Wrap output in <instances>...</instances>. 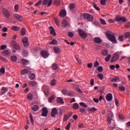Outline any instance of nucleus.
Instances as JSON below:
<instances>
[{
    "label": "nucleus",
    "instance_id": "1",
    "mask_svg": "<svg viewBox=\"0 0 130 130\" xmlns=\"http://www.w3.org/2000/svg\"><path fill=\"white\" fill-rule=\"evenodd\" d=\"M106 35L107 38L109 40V41H111V42H113V43H116L117 42V41H116V38H115V35L112 32L108 31L106 32Z\"/></svg>",
    "mask_w": 130,
    "mask_h": 130
},
{
    "label": "nucleus",
    "instance_id": "2",
    "mask_svg": "<svg viewBox=\"0 0 130 130\" xmlns=\"http://www.w3.org/2000/svg\"><path fill=\"white\" fill-rule=\"evenodd\" d=\"M113 118V113L111 112H109L108 113V121L110 124L109 126L111 127V128H114V124L112 126L111 125V120H112V118Z\"/></svg>",
    "mask_w": 130,
    "mask_h": 130
},
{
    "label": "nucleus",
    "instance_id": "3",
    "mask_svg": "<svg viewBox=\"0 0 130 130\" xmlns=\"http://www.w3.org/2000/svg\"><path fill=\"white\" fill-rule=\"evenodd\" d=\"M78 33L82 39H85L87 38V32L84 31L82 29H78Z\"/></svg>",
    "mask_w": 130,
    "mask_h": 130
},
{
    "label": "nucleus",
    "instance_id": "4",
    "mask_svg": "<svg viewBox=\"0 0 130 130\" xmlns=\"http://www.w3.org/2000/svg\"><path fill=\"white\" fill-rule=\"evenodd\" d=\"M84 17L85 19H86L87 21H93L94 17L93 16L88 14V13H85L84 14Z\"/></svg>",
    "mask_w": 130,
    "mask_h": 130
},
{
    "label": "nucleus",
    "instance_id": "5",
    "mask_svg": "<svg viewBox=\"0 0 130 130\" xmlns=\"http://www.w3.org/2000/svg\"><path fill=\"white\" fill-rule=\"evenodd\" d=\"M84 17L85 19H86L87 21H93L94 17L93 16L88 14V13H85L84 14Z\"/></svg>",
    "mask_w": 130,
    "mask_h": 130
},
{
    "label": "nucleus",
    "instance_id": "6",
    "mask_svg": "<svg viewBox=\"0 0 130 130\" xmlns=\"http://www.w3.org/2000/svg\"><path fill=\"white\" fill-rule=\"evenodd\" d=\"M52 2L53 0H43L42 4L43 6H46V5H47V7H50L51 4H52Z\"/></svg>",
    "mask_w": 130,
    "mask_h": 130
},
{
    "label": "nucleus",
    "instance_id": "7",
    "mask_svg": "<svg viewBox=\"0 0 130 130\" xmlns=\"http://www.w3.org/2000/svg\"><path fill=\"white\" fill-rule=\"evenodd\" d=\"M42 116L46 117V116H47V114H48V110L47 109V108L44 107L42 109Z\"/></svg>",
    "mask_w": 130,
    "mask_h": 130
},
{
    "label": "nucleus",
    "instance_id": "8",
    "mask_svg": "<svg viewBox=\"0 0 130 130\" xmlns=\"http://www.w3.org/2000/svg\"><path fill=\"white\" fill-rule=\"evenodd\" d=\"M57 114H58V110H57L56 108H53L51 111L52 117H55Z\"/></svg>",
    "mask_w": 130,
    "mask_h": 130
},
{
    "label": "nucleus",
    "instance_id": "9",
    "mask_svg": "<svg viewBox=\"0 0 130 130\" xmlns=\"http://www.w3.org/2000/svg\"><path fill=\"white\" fill-rule=\"evenodd\" d=\"M14 17L16 20L19 21V22H23L24 21V18L23 17L19 14H15Z\"/></svg>",
    "mask_w": 130,
    "mask_h": 130
},
{
    "label": "nucleus",
    "instance_id": "10",
    "mask_svg": "<svg viewBox=\"0 0 130 130\" xmlns=\"http://www.w3.org/2000/svg\"><path fill=\"white\" fill-rule=\"evenodd\" d=\"M118 58H119V54L117 53H115L111 60V62H114V61H116V60H118Z\"/></svg>",
    "mask_w": 130,
    "mask_h": 130
},
{
    "label": "nucleus",
    "instance_id": "11",
    "mask_svg": "<svg viewBox=\"0 0 130 130\" xmlns=\"http://www.w3.org/2000/svg\"><path fill=\"white\" fill-rule=\"evenodd\" d=\"M3 13L5 18H9V17L10 16V12H9V10H7L6 9H3Z\"/></svg>",
    "mask_w": 130,
    "mask_h": 130
},
{
    "label": "nucleus",
    "instance_id": "12",
    "mask_svg": "<svg viewBox=\"0 0 130 130\" xmlns=\"http://www.w3.org/2000/svg\"><path fill=\"white\" fill-rule=\"evenodd\" d=\"M28 41V38L27 37H24L22 39V42L23 43V45H24L25 46H28V45H29V42Z\"/></svg>",
    "mask_w": 130,
    "mask_h": 130
},
{
    "label": "nucleus",
    "instance_id": "13",
    "mask_svg": "<svg viewBox=\"0 0 130 130\" xmlns=\"http://www.w3.org/2000/svg\"><path fill=\"white\" fill-rule=\"evenodd\" d=\"M41 54L44 58H47V57H48V56H49L48 52H46V51L45 50L42 51L41 52Z\"/></svg>",
    "mask_w": 130,
    "mask_h": 130
},
{
    "label": "nucleus",
    "instance_id": "14",
    "mask_svg": "<svg viewBox=\"0 0 130 130\" xmlns=\"http://www.w3.org/2000/svg\"><path fill=\"white\" fill-rule=\"evenodd\" d=\"M49 29L50 34H52V35H53V36H56V32H55V30H54V28L53 27V26H50Z\"/></svg>",
    "mask_w": 130,
    "mask_h": 130
},
{
    "label": "nucleus",
    "instance_id": "15",
    "mask_svg": "<svg viewBox=\"0 0 130 130\" xmlns=\"http://www.w3.org/2000/svg\"><path fill=\"white\" fill-rule=\"evenodd\" d=\"M67 16V11L65 10H62L59 12V16L63 17H66Z\"/></svg>",
    "mask_w": 130,
    "mask_h": 130
},
{
    "label": "nucleus",
    "instance_id": "16",
    "mask_svg": "<svg viewBox=\"0 0 130 130\" xmlns=\"http://www.w3.org/2000/svg\"><path fill=\"white\" fill-rule=\"evenodd\" d=\"M112 94L111 93H108L107 94V96H106V100L107 101H111V100H112Z\"/></svg>",
    "mask_w": 130,
    "mask_h": 130
},
{
    "label": "nucleus",
    "instance_id": "17",
    "mask_svg": "<svg viewBox=\"0 0 130 130\" xmlns=\"http://www.w3.org/2000/svg\"><path fill=\"white\" fill-rule=\"evenodd\" d=\"M56 102L57 103H59L60 104H63L64 103L62 98L59 97L57 98Z\"/></svg>",
    "mask_w": 130,
    "mask_h": 130
},
{
    "label": "nucleus",
    "instance_id": "18",
    "mask_svg": "<svg viewBox=\"0 0 130 130\" xmlns=\"http://www.w3.org/2000/svg\"><path fill=\"white\" fill-rule=\"evenodd\" d=\"M61 24H62V27H63L64 28L67 27L68 25H69V23L68 22V21H67V20H63L62 21Z\"/></svg>",
    "mask_w": 130,
    "mask_h": 130
},
{
    "label": "nucleus",
    "instance_id": "19",
    "mask_svg": "<svg viewBox=\"0 0 130 130\" xmlns=\"http://www.w3.org/2000/svg\"><path fill=\"white\" fill-rule=\"evenodd\" d=\"M8 92V88L6 87H2L1 91V95H4V94H6Z\"/></svg>",
    "mask_w": 130,
    "mask_h": 130
},
{
    "label": "nucleus",
    "instance_id": "20",
    "mask_svg": "<svg viewBox=\"0 0 130 130\" xmlns=\"http://www.w3.org/2000/svg\"><path fill=\"white\" fill-rule=\"evenodd\" d=\"M28 78L30 80H34L35 79V74L34 73H29L28 75Z\"/></svg>",
    "mask_w": 130,
    "mask_h": 130
},
{
    "label": "nucleus",
    "instance_id": "21",
    "mask_svg": "<svg viewBox=\"0 0 130 130\" xmlns=\"http://www.w3.org/2000/svg\"><path fill=\"white\" fill-rule=\"evenodd\" d=\"M11 29L13 31H20V27L17 26H12Z\"/></svg>",
    "mask_w": 130,
    "mask_h": 130
},
{
    "label": "nucleus",
    "instance_id": "22",
    "mask_svg": "<svg viewBox=\"0 0 130 130\" xmlns=\"http://www.w3.org/2000/svg\"><path fill=\"white\" fill-rule=\"evenodd\" d=\"M28 84L29 85H30V86H31L32 87H35L37 86V82L35 81H29L28 82Z\"/></svg>",
    "mask_w": 130,
    "mask_h": 130
},
{
    "label": "nucleus",
    "instance_id": "23",
    "mask_svg": "<svg viewBox=\"0 0 130 130\" xmlns=\"http://www.w3.org/2000/svg\"><path fill=\"white\" fill-rule=\"evenodd\" d=\"M94 41L95 43H101V42H102V40L98 37H96L94 39Z\"/></svg>",
    "mask_w": 130,
    "mask_h": 130
},
{
    "label": "nucleus",
    "instance_id": "24",
    "mask_svg": "<svg viewBox=\"0 0 130 130\" xmlns=\"http://www.w3.org/2000/svg\"><path fill=\"white\" fill-rule=\"evenodd\" d=\"M119 78H118V77H116L111 79V82H113V83H115L118 81L119 82Z\"/></svg>",
    "mask_w": 130,
    "mask_h": 130
},
{
    "label": "nucleus",
    "instance_id": "25",
    "mask_svg": "<svg viewBox=\"0 0 130 130\" xmlns=\"http://www.w3.org/2000/svg\"><path fill=\"white\" fill-rule=\"evenodd\" d=\"M29 73V70L27 69H24L21 71L22 75H27Z\"/></svg>",
    "mask_w": 130,
    "mask_h": 130
},
{
    "label": "nucleus",
    "instance_id": "26",
    "mask_svg": "<svg viewBox=\"0 0 130 130\" xmlns=\"http://www.w3.org/2000/svg\"><path fill=\"white\" fill-rule=\"evenodd\" d=\"M88 112H94L95 111H97L98 109H96L95 107H92L88 110Z\"/></svg>",
    "mask_w": 130,
    "mask_h": 130
},
{
    "label": "nucleus",
    "instance_id": "27",
    "mask_svg": "<svg viewBox=\"0 0 130 130\" xmlns=\"http://www.w3.org/2000/svg\"><path fill=\"white\" fill-rule=\"evenodd\" d=\"M28 100H33V94L32 93H28L27 95Z\"/></svg>",
    "mask_w": 130,
    "mask_h": 130
},
{
    "label": "nucleus",
    "instance_id": "28",
    "mask_svg": "<svg viewBox=\"0 0 130 130\" xmlns=\"http://www.w3.org/2000/svg\"><path fill=\"white\" fill-rule=\"evenodd\" d=\"M21 61L23 63V64H25L26 66L29 63V61L28 60L25 59H22Z\"/></svg>",
    "mask_w": 130,
    "mask_h": 130
},
{
    "label": "nucleus",
    "instance_id": "29",
    "mask_svg": "<svg viewBox=\"0 0 130 130\" xmlns=\"http://www.w3.org/2000/svg\"><path fill=\"white\" fill-rule=\"evenodd\" d=\"M102 54L104 56H106V55H107L108 54V51L106 50H103L102 51Z\"/></svg>",
    "mask_w": 130,
    "mask_h": 130
},
{
    "label": "nucleus",
    "instance_id": "30",
    "mask_svg": "<svg viewBox=\"0 0 130 130\" xmlns=\"http://www.w3.org/2000/svg\"><path fill=\"white\" fill-rule=\"evenodd\" d=\"M20 33L22 36H25V35L26 34V29H25V28L21 29Z\"/></svg>",
    "mask_w": 130,
    "mask_h": 130
},
{
    "label": "nucleus",
    "instance_id": "31",
    "mask_svg": "<svg viewBox=\"0 0 130 130\" xmlns=\"http://www.w3.org/2000/svg\"><path fill=\"white\" fill-rule=\"evenodd\" d=\"M39 109V107L37 105H35L32 108V110H33V111H38Z\"/></svg>",
    "mask_w": 130,
    "mask_h": 130
},
{
    "label": "nucleus",
    "instance_id": "32",
    "mask_svg": "<svg viewBox=\"0 0 130 130\" xmlns=\"http://www.w3.org/2000/svg\"><path fill=\"white\" fill-rule=\"evenodd\" d=\"M79 106L78 103H75L73 104V109H75V110L79 109Z\"/></svg>",
    "mask_w": 130,
    "mask_h": 130
},
{
    "label": "nucleus",
    "instance_id": "33",
    "mask_svg": "<svg viewBox=\"0 0 130 130\" xmlns=\"http://www.w3.org/2000/svg\"><path fill=\"white\" fill-rule=\"evenodd\" d=\"M53 48H54V51L55 53H56L57 54L59 53V51H60L59 48L57 47H54Z\"/></svg>",
    "mask_w": 130,
    "mask_h": 130
},
{
    "label": "nucleus",
    "instance_id": "34",
    "mask_svg": "<svg viewBox=\"0 0 130 130\" xmlns=\"http://www.w3.org/2000/svg\"><path fill=\"white\" fill-rule=\"evenodd\" d=\"M75 8H76V5H75V4L72 3L69 5V8L70 9V10H74Z\"/></svg>",
    "mask_w": 130,
    "mask_h": 130
},
{
    "label": "nucleus",
    "instance_id": "35",
    "mask_svg": "<svg viewBox=\"0 0 130 130\" xmlns=\"http://www.w3.org/2000/svg\"><path fill=\"white\" fill-rule=\"evenodd\" d=\"M110 58H111V55L110 54L108 55V56H107L105 58V61H106V62H108V61H109V60H110Z\"/></svg>",
    "mask_w": 130,
    "mask_h": 130
},
{
    "label": "nucleus",
    "instance_id": "36",
    "mask_svg": "<svg viewBox=\"0 0 130 130\" xmlns=\"http://www.w3.org/2000/svg\"><path fill=\"white\" fill-rule=\"evenodd\" d=\"M17 59H18L17 56H13L11 57V61H13L14 62H16V61H17Z\"/></svg>",
    "mask_w": 130,
    "mask_h": 130
},
{
    "label": "nucleus",
    "instance_id": "37",
    "mask_svg": "<svg viewBox=\"0 0 130 130\" xmlns=\"http://www.w3.org/2000/svg\"><path fill=\"white\" fill-rule=\"evenodd\" d=\"M57 43V41H56V40H53L49 43V44H50V45H54Z\"/></svg>",
    "mask_w": 130,
    "mask_h": 130
},
{
    "label": "nucleus",
    "instance_id": "38",
    "mask_svg": "<svg viewBox=\"0 0 130 130\" xmlns=\"http://www.w3.org/2000/svg\"><path fill=\"white\" fill-rule=\"evenodd\" d=\"M29 117L30 119L31 123L32 125L34 124V119H33V116H32V114L29 113Z\"/></svg>",
    "mask_w": 130,
    "mask_h": 130
},
{
    "label": "nucleus",
    "instance_id": "39",
    "mask_svg": "<svg viewBox=\"0 0 130 130\" xmlns=\"http://www.w3.org/2000/svg\"><path fill=\"white\" fill-rule=\"evenodd\" d=\"M22 55L24 57H26L28 55V50H24L23 51V52L22 53Z\"/></svg>",
    "mask_w": 130,
    "mask_h": 130
},
{
    "label": "nucleus",
    "instance_id": "40",
    "mask_svg": "<svg viewBox=\"0 0 130 130\" xmlns=\"http://www.w3.org/2000/svg\"><path fill=\"white\" fill-rule=\"evenodd\" d=\"M100 21L102 25H106V21H105V20L101 18L100 19Z\"/></svg>",
    "mask_w": 130,
    "mask_h": 130
},
{
    "label": "nucleus",
    "instance_id": "41",
    "mask_svg": "<svg viewBox=\"0 0 130 130\" xmlns=\"http://www.w3.org/2000/svg\"><path fill=\"white\" fill-rule=\"evenodd\" d=\"M68 36L70 38H73L74 37V32H73L72 31H69L68 32Z\"/></svg>",
    "mask_w": 130,
    "mask_h": 130
},
{
    "label": "nucleus",
    "instance_id": "42",
    "mask_svg": "<svg viewBox=\"0 0 130 130\" xmlns=\"http://www.w3.org/2000/svg\"><path fill=\"white\" fill-rule=\"evenodd\" d=\"M115 20L117 21V22H120V21H121V17L120 16H117Z\"/></svg>",
    "mask_w": 130,
    "mask_h": 130
},
{
    "label": "nucleus",
    "instance_id": "43",
    "mask_svg": "<svg viewBox=\"0 0 130 130\" xmlns=\"http://www.w3.org/2000/svg\"><path fill=\"white\" fill-rule=\"evenodd\" d=\"M129 36H130V32L129 31H127V32L125 33L124 37L125 38H129Z\"/></svg>",
    "mask_w": 130,
    "mask_h": 130
},
{
    "label": "nucleus",
    "instance_id": "44",
    "mask_svg": "<svg viewBox=\"0 0 130 130\" xmlns=\"http://www.w3.org/2000/svg\"><path fill=\"white\" fill-rule=\"evenodd\" d=\"M118 40L119 41H123V40H124V37L122 35L119 36Z\"/></svg>",
    "mask_w": 130,
    "mask_h": 130
},
{
    "label": "nucleus",
    "instance_id": "45",
    "mask_svg": "<svg viewBox=\"0 0 130 130\" xmlns=\"http://www.w3.org/2000/svg\"><path fill=\"white\" fill-rule=\"evenodd\" d=\"M19 10V5L17 4L14 6V12H18Z\"/></svg>",
    "mask_w": 130,
    "mask_h": 130
},
{
    "label": "nucleus",
    "instance_id": "46",
    "mask_svg": "<svg viewBox=\"0 0 130 130\" xmlns=\"http://www.w3.org/2000/svg\"><path fill=\"white\" fill-rule=\"evenodd\" d=\"M3 53H4L5 55H9V54H11V51L5 50L3 52Z\"/></svg>",
    "mask_w": 130,
    "mask_h": 130
},
{
    "label": "nucleus",
    "instance_id": "47",
    "mask_svg": "<svg viewBox=\"0 0 130 130\" xmlns=\"http://www.w3.org/2000/svg\"><path fill=\"white\" fill-rule=\"evenodd\" d=\"M98 77L100 80H103V78H104V76H103V74L100 73L98 75Z\"/></svg>",
    "mask_w": 130,
    "mask_h": 130
},
{
    "label": "nucleus",
    "instance_id": "48",
    "mask_svg": "<svg viewBox=\"0 0 130 130\" xmlns=\"http://www.w3.org/2000/svg\"><path fill=\"white\" fill-rule=\"evenodd\" d=\"M54 3L55 5H56V6H59V5L60 4V1L55 0Z\"/></svg>",
    "mask_w": 130,
    "mask_h": 130
},
{
    "label": "nucleus",
    "instance_id": "49",
    "mask_svg": "<svg viewBox=\"0 0 130 130\" xmlns=\"http://www.w3.org/2000/svg\"><path fill=\"white\" fill-rule=\"evenodd\" d=\"M56 84V81L55 79H53L51 81V86H54Z\"/></svg>",
    "mask_w": 130,
    "mask_h": 130
},
{
    "label": "nucleus",
    "instance_id": "50",
    "mask_svg": "<svg viewBox=\"0 0 130 130\" xmlns=\"http://www.w3.org/2000/svg\"><path fill=\"white\" fill-rule=\"evenodd\" d=\"M71 122L68 123V124H67V125L66 127V129H67V130L70 129H71Z\"/></svg>",
    "mask_w": 130,
    "mask_h": 130
},
{
    "label": "nucleus",
    "instance_id": "51",
    "mask_svg": "<svg viewBox=\"0 0 130 130\" xmlns=\"http://www.w3.org/2000/svg\"><path fill=\"white\" fill-rule=\"evenodd\" d=\"M119 90H120L121 91H125V87L123 86H119Z\"/></svg>",
    "mask_w": 130,
    "mask_h": 130
},
{
    "label": "nucleus",
    "instance_id": "52",
    "mask_svg": "<svg viewBox=\"0 0 130 130\" xmlns=\"http://www.w3.org/2000/svg\"><path fill=\"white\" fill-rule=\"evenodd\" d=\"M79 104L82 107H85V108H87V105H86V104H85L84 103L81 102V103H80Z\"/></svg>",
    "mask_w": 130,
    "mask_h": 130
},
{
    "label": "nucleus",
    "instance_id": "53",
    "mask_svg": "<svg viewBox=\"0 0 130 130\" xmlns=\"http://www.w3.org/2000/svg\"><path fill=\"white\" fill-rule=\"evenodd\" d=\"M62 94H63V95H67V94H68V90L66 89H62Z\"/></svg>",
    "mask_w": 130,
    "mask_h": 130
},
{
    "label": "nucleus",
    "instance_id": "54",
    "mask_svg": "<svg viewBox=\"0 0 130 130\" xmlns=\"http://www.w3.org/2000/svg\"><path fill=\"white\" fill-rule=\"evenodd\" d=\"M106 1L107 0H101V4L102 5V6H105V5H106Z\"/></svg>",
    "mask_w": 130,
    "mask_h": 130
},
{
    "label": "nucleus",
    "instance_id": "55",
    "mask_svg": "<svg viewBox=\"0 0 130 130\" xmlns=\"http://www.w3.org/2000/svg\"><path fill=\"white\" fill-rule=\"evenodd\" d=\"M121 21H122V22H123V23H125V22H127V19H126L125 17H121Z\"/></svg>",
    "mask_w": 130,
    "mask_h": 130
},
{
    "label": "nucleus",
    "instance_id": "56",
    "mask_svg": "<svg viewBox=\"0 0 130 130\" xmlns=\"http://www.w3.org/2000/svg\"><path fill=\"white\" fill-rule=\"evenodd\" d=\"M0 59L3 61H5V62H8V60L4 57H0Z\"/></svg>",
    "mask_w": 130,
    "mask_h": 130
},
{
    "label": "nucleus",
    "instance_id": "57",
    "mask_svg": "<svg viewBox=\"0 0 130 130\" xmlns=\"http://www.w3.org/2000/svg\"><path fill=\"white\" fill-rule=\"evenodd\" d=\"M52 68L54 69V70H57V64L56 63H54L53 65H52Z\"/></svg>",
    "mask_w": 130,
    "mask_h": 130
},
{
    "label": "nucleus",
    "instance_id": "58",
    "mask_svg": "<svg viewBox=\"0 0 130 130\" xmlns=\"http://www.w3.org/2000/svg\"><path fill=\"white\" fill-rule=\"evenodd\" d=\"M93 7L94 9L96 10V11H100V8L98 7V6H97V5L94 4Z\"/></svg>",
    "mask_w": 130,
    "mask_h": 130
},
{
    "label": "nucleus",
    "instance_id": "59",
    "mask_svg": "<svg viewBox=\"0 0 130 130\" xmlns=\"http://www.w3.org/2000/svg\"><path fill=\"white\" fill-rule=\"evenodd\" d=\"M53 99H54V95H52L48 100L49 102H52Z\"/></svg>",
    "mask_w": 130,
    "mask_h": 130
},
{
    "label": "nucleus",
    "instance_id": "60",
    "mask_svg": "<svg viewBox=\"0 0 130 130\" xmlns=\"http://www.w3.org/2000/svg\"><path fill=\"white\" fill-rule=\"evenodd\" d=\"M99 66V62L98 61H95L94 63V68H98V67Z\"/></svg>",
    "mask_w": 130,
    "mask_h": 130
},
{
    "label": "nucleus",
    "instance_id": "61",
    "mask_svg": "<svg viewBox=\"0 0 130 130\" xmlns=\"http://www.w3.org/2000/svg\"><path fill=\"white\" fill-rule=\"evenodd\" d=\"M98 70L99 72H102L103 71V67L100 66L98 68Z\"/></svg>",
    "mask_w": 130,
    "mask_h": 130
},
{
    "label": "nucleus",
    "instance_id": "62",
    "mask_svg": "<svg viewBox=\"0 0 130 130\" xmlns=\"http://www.w3.org/2000/svg\"><path fill=\"white\" fill-rule=\"evenodd\" d=\"M45 94L46 95H47L49 94V89H46L45 90V92H44Z\"/></svg>",
    "mask_w": 130,
    "mask_h": 130
},
{
    "label": "nucleus",
    "instance_id": "63",
    "mask_svg": "<svg viewBox=\"0 0 130 130\" xmlns=\"http://www.w3.org/2000/svg\"><path fill=\"white\" fill-rule=\"evenodd\" d=\"M2 31L3 32H7V31H8V27H4L2 28Z\"/></svg>",
    "mask_w": 130,
    "mask_h": 130
},
{
    "label": "nucleus",
    "instance_id": "64",
    "mask_svg": "<svg viewBox=\"0 0 130 130\" xmlns=\"http://www.w3.org/2000/svg\"><path fill=\"white\" fill-rule=\"evenodd\" d=\"M125 27H126V28H129L130 27V22H127L125 24Z\"/></svg>",
    "mask_w": 130,
    "mask_h": 130
}]
</instances>
